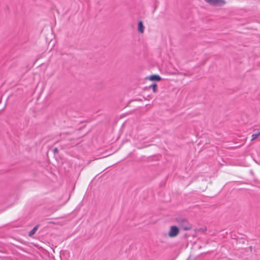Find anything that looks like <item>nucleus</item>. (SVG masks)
Instances as JSON below:
<instances>
[{"instance_id": "nucleus-6", "label": "nucleus", "mask_w": 260, "mask_h": 260, "mask_svg": "<svg viewBox=\"0 0 260 260\" xmlns=\"http://www.w3.org/2000/svg\"><path fill=\"white\" fill-rule=\"evenodd\" d=\"M157 85L156 84H152L149 86L150 88H152L153 92H156Z\"/></svg>"}, {"instance_id": "nucleus-9", "label": "nucleus", "mask_w": 260, "mask_h": 260, "mask_svg": "<svg viewBox=\"0 0 260 260\" xmlns=\"http://www.w3.org/2000/svg\"><path fill=\"white\" fill-rule=\"evenodd\" d=\"M189 229V228H185V230H188V229Z\"/></svg>"}, {"instance_id": "nucleus-1", "label": "nucleus", "mask_w": 260, "mask_h": 260, "mask_svg": "<svg viewBox=\"0 0 260 260\" xmlns=\"http://www.w3.org/2000/svg\"><path fill=\"white\" fill-rule=\"evenodd\" d=\"M179 233V230L176 226H172L168 232V236L171 238L176 237Z\"/></svg>"}, {"instance_id": "nucleus-2", "label": "nucleus", "mask_w": 260, "mask_h": 260, "mask_svg": "<svg viewBox=\"0 0 260 260\" xmlns=\"http://www.w3.org/2000/svg\"><path fill=\"white\" fill-rule=\"evenodd\" d=\"M207 3L213 6H223L225 4L224 0H205Z\"/></svg>"}, {"instance_id": "nucleus-8", "label": "nucleus", "mask_w": 260, "mask_h": 260, "mask_svg": "<svg viewBox=\"0 0 260 260\" xmlns=\"http://www.w3.org/2000/svg\"><path fill=\"white\" fill-rule=\"evenodd\" d=\"M54 151H57V148H55V149H54Z\"/></svg>"}, {"instance_id": "nucleus-4", "label": "nucleus", "mask_w": 260, "mask_h": 260, "mask_svg": "<svg viewBox=\"0 0 260 260\" xmlns=\"http://www.w3.org/2000/svg\"><path fill=\"white\" fill-rule=\"evenodd\" d=\"M144 28H145V27L143 25L142 21H139L138 23V28L139 32H140V33H143Z\"/></svg>"}, {"instance_id": "nucleus-5", "label": "nucleus", "mask_w": 260, "mask_h": 260, "mask_svg": "<svg viewBox=\"0 0 260 260\" xmlns=\"http://www.w3.org/2000/svg\"><path fill=\"white\" fill-rule=\"evenodd\" d=\"M38 228V225L35 226L29 233V235L30 236H32L36 232L37 229Z\"/></svg>"}, {"instance_id": "nucleus-3", "label": "nucleus", "mask_w": 260, "mask_h": 260, "mask_svg": "<svg viewBox=\"0 0 260 260\" xmlns=\"http://www.w3.org/2000/svg\"><path fill=\"white\" fill-rule=\"evenodd\" d=\"M147 79H148L150 81H159L161 80V77L158 75H153L147 77Z\"/></svg>"}, {"instance_id": "nucleus-7", "label": "nucleus", "mask_w": 260, "mask_h": 260, "mask_svg": "<svg viewBox=\"0 0 260 260\" xmlns=\"http://www.w3.org/2000/svg\"><path fill=\"white\" fill-rule=\"evenodd\" d=\"M260 135V132H258L257 133H255V134H253L252 135V139H251V140H255V139H256Z\"/></svg>"}]
</instances>
